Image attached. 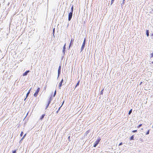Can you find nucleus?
Here are the masks:
<instances>
[{
    "mask_svg": "<svg viewBox=\"0 0 153 153\" xmlns=\"http://www.w3.org/2000/svg\"><path fill=\"white\" fill-rule=\"evenodd\" d=\"M38 94L37 93H36L35 92V93L34 94V96L35 97H36L37 95H38Z\"/></svg>",
    "mask_w": 153,
    "mask_h": 153,
    "instance_id": "16",
    "label": "nucleus"
},
{
    "mask_svg": "<svg viewBox=\"0 0 153 153\" xmlns=\"http://www.w3.org/2000/svg\"><path fill=\"white\" fill-rule=\"evenodd\" d=\"M114 0H111V4H112L114 2Z\"/></svg>",
    "mask_w": 153,
    "mask_h": 153,
    "instance_id": "26",
    "label": "nucleus"
},
{
    "mask_svg": "<svg viewBox=\"0 0 153 153\" xmlns=\"http://www.w3.org/2000/svg\"><path fill=\"white\" fill-rule=\"evenodd\" d=\"M85 39L84 41L83 42L82 45V47L81 48V51H83V49L85 47Z\"/></svg>",
    "mask_w": 153,
    "mask_h": 153,
    "instance_id": "2",
    "label": "nucleus"
},
{
    "mask_svg": "<svg viewBox=\"0 0 153 153\" xmlns=\"http://www.w3.org/2000/svg\"><path fill=\"white\" fill-rule=\"evenodd\" d=\"M143 83V82H141L140 83V85H141V84Z\"/></svg>",
    "mask_w": 153,
    "mask_h": 153,
    "instance_id": "29",
    "label": "nucleus"
},
{
    "mask_svg": "<svg viewBox=\"0 0 153 153\" xmlns=\"http://www.w3.org/2000/svg\"><path fill=\"white\" fill-rule=\"evenodd\" d=\"M137 131V130H133L132 131V132H133V133H134V132H136Z\"/></svg>",
    "mask_w": 153,
    "mask_h": 153,
    "instance_id": "23",
    "label": "nucleus"
},
{
    "mask_svg": "<svg viewBox=\"0 0 153 153\" xmlns=\"http://www.w3.org/2000/svg\"><path fill=\"white\" fill-rule=\"evenodd\" d=\"M61 66H59L58 69V75L60 73V71H61Z\"/></svg>",
    "mask_w": 153,
    "mask_h": 153,
    "instance_id": "7",
    "label": "nucleus"
},
{
    "mask_svg": "<svg viewBox=\"0 0 153 153\" xmlns=\"http://www.w3.org/2000/svg\"><path fill=\"white\" fill-rule=\"evenodd\" d=\"M149 130H148V131H147V132H146V134H149Z\"/></svg>",
    "mask_w": 153,
    "mask_h": 153,
    "instance_id": "21",
    "label": "nucleus"
},
{
    "mask_svg": "<svg viewBox=\"0 0 153 153\" xmlns=\"http://www.w3.org/2000/svg\"><path fill=\"white\" fill-rule=\"evenodd\" d=\"M152 63H153V61L152 62Z\"/></svg>",
    "mask_w": 153,
    "mask_h": 153,
    "instance_id": "33",
    "label": "nucleus"
},
{
    "mask_svg": "<svg viewBox=\"0 0 153 153\" xmlns=\"http://www.w3.org/2000/svg\"><path fill=\"white\" fill-rule=\"evenodd\" d=\"M103 90H102L101 91V94H103Z\"/></svg>",
    "mask_w": 153,
    "mask_h": 153,
    "instance_id": "25",
    "label": "nucleus"
},
{
    "mask_svg": "<svg viewBox=\"0 0 153 153\" xmlns=\"http://www.w3.org/2000/svg\"><path fill=\"white\" fill-rule=\"evenodd\" d=\"M146 34L147 36H149V30H146Z\"/></svg>",
    "mask_w": 153,
    "mask_h": 153,
    "instance_id": "12",
    "label": "nucleus"
},
{
    "mask_svg": "<svg viewBox=\"0 0 153 153\" xmlns=\"http://www.w3.org/2000/svg\"><path fill=\"white\" fill-rule=\"evenodd\" d=\"M124 1H125V0H123V4H124Z\"/></svg>",
    "mask_w": 153,
    "mask_h": 153,
    "instance_id": "31",
    "label": "nucleus"
},
{
    "mask_svg": "<svg viewBox=\"0 0 153 153\" xmlns=\"http://www.w3.org/2000/svg\"><path fill=\"white\" fill-rule=\"evenodd\" d=\"M152 127H153V126H152Z\"/></svg>",
    "mask_w": 153,
    "mask_h": 153,
    "instance_id": "36",
    "label": "nucleus"
},
{
    "mask_svg": "<svg viewBox=\"0 0 153 153\" xmlns=\"http://www.w3.org/2000/svg\"><path fill=\"white\" fill-rule=\"evenodd\" d=\"M26 134H25L24 135V136L22 138V139H21V140H22L26 136Z\"/></svg>",
    "mask_w": 153,
    "mask_h": 153,
    "instance_id": "13",
    "label": "nucleus"
},
{
    "mask_svg": "<svg viewBox=\"0 0 153 153\" xmlns=\"http://www.w3.org/2000/svg\"><path fill=\"white\" fill-rule=\"evenodd\" d=\"M73 5L71 8V12H72V13H73Z\"/></svg>",
    "mask_w": 153,
    "mask_h": 153,
    "instance_id": "15",
    "label": "nucleus"
},
{
    "mask_svg": "<svg viewBox=\"0 0 153 153\" xmlns=\"http://www.w3.org/2000/svg\"><path fill=\"white\" fill-rule=\"evenodd\" d=\"M56 91H55L54 93V96H55V95L56 94Z\"/></svg>",
    "mask_w": 153,
    "mask_h": 153,
    "instance_id": "27",
    "label": "nucleus"
},
{
    "mask_svg": "<svg viewBox=\"0 0 153 153\" xmlns=\"http://www.w3.org/2000/svg\"><path fill=\"white\" fill-rule=\"evenodd\" d=\"M60 107H59V109L60 108Z\"/></svg>",
    "mask_w": 153,
    "mask_h": 153,
    "instance_id": "32",
    "label": "nucleus"
},
{
    "mask_svg": "<svg viewBox=\"0 0 153 153\" xmlns=\"http://www.w3.org/2000/svg\"><path fill=\"white\" fill-rule=\"evenodd\" d=\"M63 81V79H62L61 80V81H60V83H59V88L60 89V88H61V86H62V83Z\"/></svg>",
    "mask_w": 153,
    "mask_h": 153,
    "instance_id": "6",
    "label": "nucleus"
},
{
    "mask_svg": "<svg viewBox=\"0 0 153 153\" xmlns=\"http://www.w3.org/2000/svg\"><path fill=\"white\" fill-rule=\"evenodd\" d=\"M72 13H72V12H70L69 14L68 19L69 21H70L71 19L72 16Z\"/></svg>",
    "mask_w": 153,
    "mask_h": 153,
    "instance_id": "4",
    "label": "nucleus"
},
{
    "mask_svg": "<svg viewBox=\"0 0 153 153\" xmlns=\"http://www.w3.org/2000/svg\"><path fill=\"white\" fill-rule=\"evenodd\" d=\"M74 40V38H72L71 39V42L69 46V48L71 47V46H72L73 44V43Z\"/></svg>",
    "mask_w": 153,
    "mask_h": 153,
    "instance_id": "3",
    "label": "nucleus"
},
{
    "mask_svg": "<svg viewBox=\"0 0 153 153\" xmlns=\"http://www.w3.org/2000/svg\"><path fill=\"white\" fill-rule=\"evenodd\" d=\"M40 88L39 87L37 89L36 91L35 92L38 94L40 91Z\"/></svg>",
    "mask_w": 153,
    "mask_h": 153,
    "instance_id": "10",
    "label": "nucleus"
},
{
    "mask_svg": "<svg viewBox=\"0 0 153 153\" xmlns=\"http://www.w3.org/2000/svg\"><path fill=\"white\" fill-rule=\"evenodd\" d=\"M30 72L29 71H27L25 72L23 74V76H25L27 75V73H28Z\"/></svg>",
    "mask_w": 153,
    "mask_h": 153,
    "instance_id": "5",
    "label": "nucleus"
},
{
    "mask_svg": "<svg viewBox=\"0 0 153 153\" xmlns=\"http://www.w3.org/2000/svg\"><path fill=\"white\" fill-rule=\"evenodd\" d=\"M50 102H51V100L49 101L48 102V104L46 108H47L48 107V106H49V104L50 103Z\"/></svg>",
    "mask_w": 153,
    "mask_h": 153,
    "instance_id": "18",
    "label": "nucleus"
},
{
    "mask_svg": "<svg viewBox=\"0 0 153 153\" xmlns=\"http://www.w3.org/2000/svg\"><path fill=\"white\" fill-rule=\"evenodd\" d=\"M79 81L76 84V86H75V88L77 86H78L79 85Z\"/></svg>",
    "mask_w": 153,
    "mask_h": 153,
    "instance_id": "14",
    "label": "nucleus"
},
{
    "mask_svg": "<svg viewBox=\"0 0 153 153\" xmlns=\"http://www.w3.org/2000/svg\"><path fill=\"white\" fill-rule=\"evenodd\" d=\"M16 150H14V151H13V152H12L13 153H16Z\"/></svg>",
    "mask_w": 153,
    "mask_h": 153,
    "instance_id": "24",
    "label": "nucleus"
},
{
    "mask_svg": "<svg viewBox=\"0 0 153 153\" xmlns=\"http://www.w3.org/2000/svg\"><path fill=\"white\" fill-rule=\"evenodd\" d=\"M152 36L153 35V33H152Z\"/></svg>",
    "mask_w": 153,
    "mask_h": 153,
    "instance_id": "35",
    "label": "nucleus"
},
{
    "mask_svg": "<svg viewBox=\"0 0 153 153\" xmlns=\"http://www.w3.org/2000/svg\"><path fill=\"white\" fill-rule=\"evenodd\" d=\"M132 109H131V110L129 111V112H128V114H131V112H132Z\"/></svg>",
    "mask_w": 153,
    "mask_h": 153,
    "instance_id": "17",
    "label": "nucleus"
},
{
    "mask_svg": "<svg viewBox=\"0 0 153 153\" xmlns=\"http://www.w3.org/2000/svg\"><path fill=\"white\" fill-rule=\"evenodd\" d=\"M23 131H22V132H21V134H20V136H21V137H22V136L23 135Z\"/></svg>",
    "mask_w": 153,
    "mask_h": 153,
    "instance_id": "20",
    "label": "nucleus"
},
{
    "mask_svg": "<svg viewBox=\"0 0 153 153\" xmlns=\"http://www.w3.org/2000/svg\"><path fill=\"white\" fill-rule=\"evenodd\" d=\"M134 135H132V136H131V137L130 138V140H134Z\"/></svg>",
    "mask_w": 153,
    "mask_h": 153,
    "instance_id": "11",
    "label": "nucleus"
},
{
    "mask_svg": "<svg viewBox=\"0 0 153 153\" xmlns=\"http://www.w3.org/2000/svg\"><path fill=\"white\" fill-rule=\"evenodd\" d=\"M101 139L100 137H99L95 141V143L94 144V147H96L97 145L98 144L99 142H100Z\"/></svg>",
    "mask_w": 153,
    "mask_h": 153,
    "instance_id": "1",
    "label": "nucleus"
},
{
    "mask_svg": "<svg viewBox=\"0 0 153 153\" xmlns=\"http://www.w3.org/2000/svg\"><path fill=\"white\" fill-rule=\"evenodd\" d=\"M142 124H140V125H138L137 126V128H139L141 126H142Z\"/></svg>",
    "mask_w": 153,
    "mask_h": 153,
    "instance_id": "19",
    "label": "nucleus"
},
{
    "mask_svg": "<svg viewBox=\"0 0 153 153\" xmlns=\"http://www.w3.org/2000/svg\"><path fill=\"white\" fill-rule=\"evenodd\" d=\"M122 142L120 143H119V146H121V145H122Z\"/></svg>",
    "mask_w": 153,
    "mask_h": 153,
    "instance_id": "28",
    "label": "nucleus"
},
{
    "mask_svg": "<svg viewBox=\"0 0 153 153\" xmlns=\"http://www.w3.org/2000/svg\"><path fill=\"white\" fill-rule=\"evenodd\" d=\"M45 115V114H42V116L40 117V119L42 120L44 117V116Z\"/></svg>",
    "mask_w": 153,
    "mask_h": 153,
    "instance_id": "8",
    "label": "nucleus"
},
{
    "mask_svg": "<svg viewBox=\"0 0 153 153\" xmlns=\"http://www.w3.org/2000/svg\"><path fill=\"white\" fill-rule=\"evenodd\" d=\"M65 45H66V44H65L64 45V46H63V49H64V50H65Z\"/></svg>",
    "mask_w": 153,
    "mask_h": 153,
    "instance_id": "22",
    "label": "nucleus"
},
{
    "mask_svg": "<svg viewBox=\"0 0 153 153\" xmlns=\"http://www.w3.org/2000/svg\"><path fill=\"white\" fill-rule=\"evenodd\" d=\"M68 139L70 141V136H69L68 137Z\"/></svg>",
    "mask_w": 153,
    "mask_h": 153,
    "instance_id": "30",
    "label": "nucleus"
},
{
    "mask_svg": "<svg viewBox=\"0 0 153 153\" xmlns=\"http://www.w3.org/2000/svg\"><path fill=\"white\" fill-rule=\"evenodd\" d=\"M54 29L53 30V31H54Z\"/></svg>",
    "mask_w": 153,
    "mask_h": 153,
    "instance_id": "34",
    "label": "nucleus"
},
{
    "mask_svg": "<svg viewBox=\"0 0 153 153\" xmlns=\"http://www.w3.org/2000/svg\"><path fill=\"white\" fill-rule=\"evenodd\" d=\"M31 88H30L29 91H28V92L27 93V94H26V97H27L28 96V95L29 94H30V91H31Z\"/></svg>",
    "mask_w": 153,
    "mask_h": 153,
    "instance_id": "9",
    "label": "nucleus"
}]
</instances>
